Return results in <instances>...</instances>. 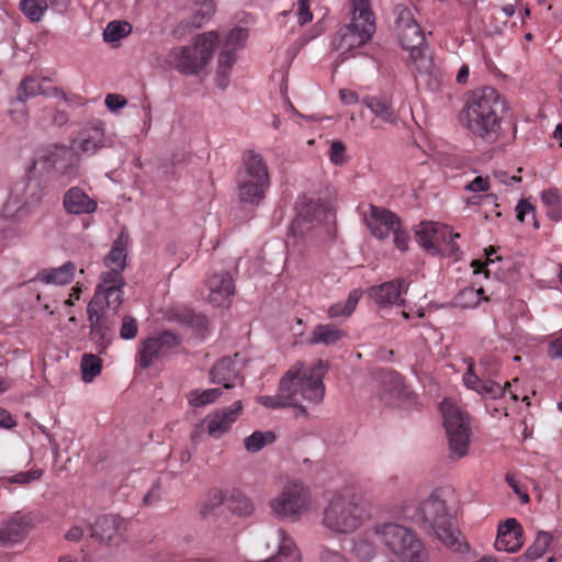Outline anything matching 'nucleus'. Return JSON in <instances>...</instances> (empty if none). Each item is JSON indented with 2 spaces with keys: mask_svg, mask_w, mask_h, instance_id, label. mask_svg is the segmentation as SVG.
Instances as JSON below:
<instances>
[{
  "mask_svg": "<svg viewBox=\"0 0 562 562\" xmlns=\"http://www.w3.org/2000/svg\"><path fill=\"white\" fill-rule=\"evenodd\" d=\"M345 337L346 333L338 326L334 324H318L311 333V336L308 337V342L312 345L322 344L325 346H331L337 344Z\"/></svg>",
  "mask_w": 562,
  "mask_h": 562,
  "instance_id": "nucleus-33",
  "label": "nucleus"
},
{
  "mask_svg": "<svg viewBox=\"0 0 562 562\" xmlns=\"http://www.w3.org/2000/svg\"><path fill=\"white\" fill-rule=\"evenodd\" d=\"M297 214L291 224L293 235L304 236L310 231L329 223L334 218V212L319 201H313L305 196L296 203Z\"/></svg>",
  "mask_w": 562,
  "mask_h": 562,
  "instance_id": "nucleus-14",
  "label": "nucleus"
},
{
  "mask_svg": "<svg viewBox=\"0 0 562 562\" xmlns=\"http://www.w3.org/2000/svg\"><path fill=\"white\" fill-rule=\"evenodd\" d=\"M172 319L187 324L188 326L201 330L206 327V318L189 308H182L175 312Z\"/></svg>",
  "mask_w": 562,
  "mask_h": 562,
  "instance_id": "nucleus-44",
  "label": "nucleus"
},
{
  "mask_svg": "<svg viewBox=\"0 0 562 562\" xmlns=\"http://www.w3.org/2000/svg\"><path fill=\"white\" fill-rule=\"evenodd\" d=\"M229 510L238 516H250L255 506L251 499L239 491H233L227 499Z\"/></svg>",
  "mask_w": 562,
  "mask_h": 562,
  "instance_id": "nucleus-37",
  "label": "nucleus"
},
{
  "mask_svg": "<svg viewBox=\"0 0 562 562\" xmlns=\"http://www.w3.org/2000/svg\"><path fill=\"white\" fill-rule=\"evenodd\" d=\"M46 8H52L55 11L64 12L68 7V0H42Z\"/></svg>",
  "mask_w": 562,
  "mask_h": 562,
  "instance_id": "nucleus-61",
  "label": "nucleus"
},
{
  "mask_svg": "<svg viewBox=\"0 0 562 562\" xmlns=\"http://www.w3.org/2000/svg\"><path fill=\"white\" fill-rule=\"evenodd\" d=\"M126 104V99L120 94L109 93L105 97V105L111 111H116Z\"/></svg>",
  "mask_w": 562,
  "mask_h": 562,
  "instance_id": "nucleus-57",
  "label": "nucleus"
},
{
  "mask_svg": "<svg viewBox=\"0 0 562 562\" xmlns=\"http://www.w3.org/2000/svg\"><path fill=\"white\" fill-rule=\"evenodd\" d=\"M124 300V293L95 289L87 307L90 336L99 352L104 351L115 335V314Z\"/></svg>",
  "mask_w": 562,
  "mask_h": 562,
  "instance_id": "nucleus-4",
  "label": "nucleus"
},
{
  "mask_svg": "<svg viewBox=\"0 0 562 562\" xmlns=\"http://www.w3.org/2000/svg\"><path fill=\"white\" fill-rule=\"evenodd\" d=\"M542 203L547 207L548 216L555 222L562 220V193L558 188H549L541 194Z\"/></svg>",
  "mask_w": 562,
  "mask_h": 562,
  "instance_id": "nucleus-34",
  "label": "nucleus"
},
{
  "mask_svg": "<svg viewBox=\"0 0 562 562\" xmlns=\"http://www.w3.org/2000/svg\"><path fill=\"white\" fill-rule=\"evenodd\" d=\"M53 124L57 125V126H63L67 123L68 121V115L65 111H61V110H54L53 111Z\"/></svg>",
  "mask_w": 562,
  "mask_h": 562,
  "instance_id": "nucleus-63",
  "label": "nucleus"
},
{
  "mask_svg": "<svg viewBox=\"0 0 562 562\" xmlns=\"http://www.w3.org/2000/svg\"><path fill=\"white\" fill-rule=\"evenodd\" d=\"M46 79L43 78L41 80L33 76L25 77L19 85L18 99L22 102H25L29 98L38 94L61 97L64 100L66 99L65 93L60 91L58 88H44L42 86V81Z\"/></svg>",
  "mask_w": 562,
  "mask_h": 562,
  "instance_id": "nucleus-31",
  "label": "nucleus"
},
{
  "mask_svg": "<svg viewBox=\"0 0 562 562\" xmlns=\"http://www.w3.org/2000/svg\"><path fill=\"white\" fill-rule=\"evenodd\" d=\"M211 381L216 384H223L225 389H231L239 379L236 360L231 357H223L212 368L210 372Z\"/></svg>",
  "mask_w": 562,
  "mask_h": 562,
  "instance_id": "nucleus-29",
  "label": "nucleus"
},
{
  "mask_svg": "<svg viewBox=\"0 0 562 562\" xmlns=\"http://www.w3.org/2000/svg\"><path fill=\"white\" fill-rule=\"evenodd\" d=\"M364 222L372 236L385 239L397 227L401 218L387 209L371 204L364 213Z\"/></svg>",
  "mask_w": 562,
  "mask_h": 562,
  "instance_id": "nucleus-17",
  "label": "nucleus"
},
{
  "mask_svg": "<svg viewBox=\"0 0 562 562\" xmlns=\"http://www.w3.org/2000/svg\"><path fill=\"white\" fill-rule=\"evenodd\" d=\"M374 32L375 19L370 0H352L351 22L340 27L331 41L333 49L339 53V63L355 57L352 52L367 44Z\"/></svg>",
  "mask_w": 562,
  "mask_h": 562,
  "instance_id": "nucleus-5",
  "label": "nucleus"
},
{
  "mask_svg": "<svg viewBox=\"0 0 562 562\" xmlns=\"http://www.w3.org/2000/svg\"><path fill=\"white\" fill-rule=\"evenodd\" d=\"M238 178L270 181L268 165L263 157L254 150L245 151Z\"/></svg>",
  "mask_w": 562,
  "mask_h": 562,
  "instance_id": "nucleus-27",
  "label": "nucleus"
},
{
  "mask_svg": "<svg viewBox=\"0 0 562 562\" xmlns=\"http://www.w3.org/2000/svg\"><path fill=\"white\" fill-rule=\"evenodd\" d=\"M463 382L468 389L477 393L481 392L483 380L474 373L473 362L469 364L467 372L463 374Z\"/></svg>",
  "mask_w": 562,
  "mask_h": 562,
  "instance_id": "nucleus-51",
  "label": "nucleus"
},
{
  "mask_svg": "<svg viewBox=\"0 0 562 562\" xmlns=\"http://www.w3.org/2000/svg\"><path fill=\"white\" fill-rule=\"evenodd\" d=\"M42 475H43V470L32 469L26 472H20L18 474H14V475L5 479V481L9 483H12V484L26 485L33 481L40 480L42 477Z\"/></svg>",
  "mask_w": 562,
  "mask_h": 562,
  "instance_id": "nucleus-49",
  "label": "nucleus"
},
{
  "mask_svg": "<svg viewBox=\"0 0 562 562\" xmlns=\"http://www.w3.org/2000/svg\"><path fill=\"white\" fill-rule=\"evenodd\" d=\"M247 38V31L241 27H236L225 34L223 40L218 38L216 42L222 44L216 71V82L220 88L225 89L228 86L229 75L236 61L235 52L245 46Z\"/></svg>",
  "mask_w": 562,
  "mask_h": 562,
  "instance_id": "nucleus-15",
  "label": "nucleus"
},
{
  "mask_svg": "<svg viewBox=\"0 0 562 562\" xmlns=\"http://www.w3.org/2000/svg\"><path fill=\"white\" fill-rule=\"evenodd\" d=\"M182 338L172 330L165 329L142 340L136 352V363L142 369L150 368L155 362L176 353Z\"/></svg>",
  "mask_w": 562,
  "mask_h": 562,
  "instance_id": "nucleus-13",
  "label": "nucleus"
},
{
  "mask_svg": "<svg viewBox=\"0 0 562 562\" xmlns=\"http://www.w3.org/2000/svg\"><path fill=\"white\" fill-rule=\"evenodd\" d=\"M510 383L506 382L504 386L494 381H483L481 392L479 394L486 395L491 398H498L509 390Z\"/></svg>",
  "mask_w": 562,
  "mask_h": 562,
  "instance_id": "nucleus-47",
  "label": "nucleus"
},
{
  "mask_svg": "<svg viewBox=\"0 0 562 562\" xmlns=\"http://www.w3.org/2000/svg\"><path fill=\"white\" fill-rule=\"evenodd\" d=\"M483 293H484L483 288H480V289H474L472 286L465 288L458 293V295L456 297L457 305H459L462 308L476 307L482 300H485L483 297Z\"/></svg>",
  "mask_w": 562,
  "mask_h": 562,
  "instance_id": "nucleus-40",
  "label": "nucleus"
},
{
  "mask_svg": "<svg viewBox=\"0 0 562 562\" xmlns=\"http://www.w3.org/2000/svg\"><path fill=\"white\" fill-rule=\"evenodd\" d=\"M327 371L323 360L316 361L311 368L299 362L291 367L279 383L276 395H261L257 402L271 409L295 407L301 415H307L303 402L318 404L325 394L323 378Z\"/></svg>",
  "mask_w": 562,
  "mask_h": 562,
  "instance_id": "nucleus-2",
  "label": "nucleus"
},
{
  "mask_svg": "<svg viewBox=\"0 0 562 562\" xmlns=\"http://www.w3.org/2000/svg\"><path fill=\"white\" fill-rule=\"evenodd\" d=\"M408 290L404 279H394L368 289V296L379 306L404 305L402 297Z\"/></svg>",
  "mask_w": 562,
  "mask_h": 562,
  "instance_id": "nucleus-18",
  "label": "nucleus"
},
{
  "mask_svg": "<svg viewBox=\"0 0 562 562\" xmlns=\"http://www.w3.org/2000/svg\"><path fill=\"white\" fill-rule=\"evenodd\" d=\"M221 394V389L193 390L188 394V402L194 407H201L214 403Z\"/></svg>",
  "mask_w": 562,
  "mask_h": 562,
  "instance_id": "nucleus-41",
  "label": "nucleus"
},
{
  "mask_svg": "<svg viewBox=\"0 0 562 562\" xmlns=\"http://www.w3.org/2000/svg\"><path fill=\"white\" fill-rule=\"evenodd\" d=\"M76 269L77 268L74 262L67 261L58 268H48L38 271L36 274V280L46 284H68L74 280Z\"/></svg>",
  "mask_w": 562,
  "mask_h": 562,
  "instance_id": "nucleus-32",
  "label": "nucleus"
},
{
  "mask_svg": "<svg viewBox=\"0 0 562 562\" xmlns=\"http://www.w3.org/2000/svg\"><path fill=\"white\" fill-rule=\"evenodd\" d=\"M209 302L216 307H229L235 294L234 280L229 272L213 274L207 282Z\"/></svg>",
  "mask_w": 562,
  "mask_h": 562,
  "instance_id": "nucleus-22",
  "label": "nucleus"
},
{
  "mask_svg": "<svg viewBox=\"0 0 562 562\" xmlns=\"http://www.w3.org/2000/svg\"><path fill=\"white\" fill-rule=\"evenodd\" d=\"M132 31V25L125 21H112L110 22L104 32L103 37L108 43L117 42L126 37Z\"/></svg>",
  "mask_w": 562,
  "mask_h": 562,
  "instance_id": "nucleus-42",
  "label": "nucleus"
},
{
  "mask_svg": "<svg viewBox=\"0 0 562 562\" xmlns=\"http://www.w3.org/2000/svg\"><path fill=\"white\" fill-rule=\"evenodd\" d=\"M269 186L270 181L238 178V198L243 203L258 205L266 198Z\"/></svg>",
  "mask_w": 562,
  "mask_h": 562,
  "instance_id": "nucleus-28",
  "label": "nucleus"
},
{
  "mask_svg": "<svg viewBox=\"0 0 562 562\" xmlns=\"http://www.w3.org/2000/svg\"><path fill=\"white\" fill-rule=\"evenodd\" d=\"M311 0H297V22L300 25H304L312 21L313 13L310 10Z\"/></svg>",
  "mask_w": 562,
  "mask_h": 562,
  "instance_id": "nucleus-53",
  "label": "nucleus"
},
{
  "mask_svg": "<svg viewBox=\"0 0 562 562\" xmlns=\"http://www.w3.org/2000/svg\"><path fill=\"white\" fill-rule=\"evenodd\" d=\"M517 220L524 222L526 215L532 214L535 216V207L525 200H520L516 206Z\"/></svg>",
  "mask_w": 562,
  "mask_h": 562,
  "instance_id": "nucleus-58",
  "label": "nucleus"
},
{
  "mask_svg": "<svg viewBox=\"0 0 562 562\" xmlns=\"http://www.w3.org/2000/svg\"><path fill=\"white\" fill-rule=\"evenodd\" d=\"M370 517V512L357 497L336 495L324 510L323 525L335 533H351Z\"/></svg>",
  "mask_w": 562,
  "mask_h": 562,
  "instance_id": "nucleus-8",
  "label": "nucleus"
},
{
  "mask_svg": "<svg viewBox=\"0 0 562 562\" xmlns=\"http://www.w3.org/2000/svg\"><path fill=\"white\" fill-rule=\"evenodd\" d=\"M490 189V182L487 177H475L471 182L465 186V190L472 192H486Z\"/></svg>",
  "mask_w": 562,
  "mask_h": 562,
  "instance_id": "nucleus-54",
  "label": "nucleus"
},
{
  "mask_svg": "<svg viewBox=\"0 0 562 562\" xmlns=\"http://www.w3.org/2000/svg\"><path fill=\"white\" fill-rule=\"evenodd\" d=\"M447 238L452 239L450 227L437 222H423L416 232V240L420 247L434 254L443 250Z\"/></svg>",
  "mask_w": 562,
  "mask_h": 562,
  "instance_id": "nucleus-20",
  "label": "nucleus"
},
{
  "mask_svg": "<svg viewBox=\"0 0 562 562\" xmlns=\"http://www.w3.org/2000/svg\"><path fill=\"white\" fill-rule=\"evenodd\" d=\"M83 532L85 531L80 526H74L68 530L65 537L69 541H78L82 538Z\"/></svg>",
  "mask_w": 562,
  "mask_h": 562,
  "instance_id": "nucleus-62",
  "label": "nucleus"
},
{
  "mask_svg": "<svg viewBox=\"0 0 562 562\" xmlns=\"http://www.w3.org/2000/svg\"><path fill=\"white\" fill-rule=\"evenodd\" d=\"M505 110L506 102L498 91L492 87H483L469 94L459 120L474 136L494 143L499 138Z\"/></svg>",
  "mask_w": 562,
  "mask_h": 562,
  "instance_id": "nucleus-3",
  "label": "nucleus"
},
{
  "mask_svg": "<svg viewBox=\"0 0 562 562\" xmlns=\"http://www.w3.org/2000/svg\"><path fill=\"white\" fill-rule=\"evenodd\" d=\"M58 153L35 158L26 168L24 177L13 183L0 216V231L4 238L23 233L21 224L40 207L47 188V173L58 169Z\"/></svg>",
  "mask_w": 562,
  "mask_h": 562,
  "instance_id": "nucleus-1",
  "label": "nucleus"
},
{
  "mask_svg": "<svg viewBox=\"0 0 562 562\" xmlns=\"http://www.w3.org/2000/svg\"><path fill=\"white\" fill-rule=\"evenodd\" d=\"M20 10L32 22H38L42 20L47 8L42 0H21Z\"/></svg>",
  "mask_w": 562,
  "mask_h": 562,
  "instance_id": "nucleus-46",
  "label": "nucleus"
},
{
  "mask_svg": "<svg viewBox=\"0 0 562 562\" xmlns=\"http://www.w3.org/2000/svg\"><path fill=\"white\" fill-rule=\"evenodd\" d=\"M393 234V241L395 247L401 250L405 251L408 249L409 244V235L408 232L403 227L402 222L397 225L396 228L392 232Z\"/></svg>",
  "mask_w": 562,
  "mask_h": 562,
  "instance_id": "nucleus-50",
  "label": "nucleus"
},
{
  "mask_svg": "<svg viewBox=\"0 0 562 562\" xmlns=\"http://www.w3.org/2000/svg\"><path fill=\"white\" fill-rule=\"evenodd\" d=\"M241 412L243 404L240 401H236L229 407L209 414L204 419L207 435L215 439L221 438L232 429L233 424L241 415Z\"/></svg>",
  "mask_w": 562,
  "mask_h": 562,
  "instance_id": "nucleus-19",
  "label": "nucleus"
},
{
  "mask_svg": "<svg viewBox=\"0 0 562 562\" xmlns=\"http://www.w3.org/2000/svg\"><path fill=\"white\" fill-rule=\"evenodd\" d=\"M469 76H470L469 66L468 65H462L461 68L459 69V71H458V74H457L456 81L459 85H465L468 82V80H469Z\"/></svg>",
  "mask_w": 562,
  "mask_h": 562,
  "instance_id": "nucleus-64",
  "label": "nucleus"
},
{
  "mask_svg": "<svg viewBox=\"0 0 562 562\" xmlns=\"http://www.w3.org/2000/svg\"><path fill=\"white\" fill-rule=\"evenodd\" d=\"M547 355L550 359H562V336L550 341Z\"/></svg>",
  "mask_w": 562,
  "mask_h": 562,
  "instance_id": "nucleus-56",
  "label": "nucleus"
},
{
  "mask_svg": "<svg viewBox=\"0 0 562 562\" xmlns=\"http://www.w3.org/2000/svg\"><path fill=\"white\" fill-rule=\"evenodd\" d=\"M440 412L448 436L449 450L456 458L467 456L470 443L469 416L450 398L440 403Z\"/></svg>",
  "mask_w": 562,
  "mask_h": 562,
  "instance_id": "nucleus-10",
  "label": "nucleus"
},
{
  "mask_svg": "<svg viewBox=\"0 0 562 562\" xmlns=\"http://www.w3.org/2000/svg\"><path fill=\"white\" fill-rule=\"evenodd\" d=\"M362 296L361 289H353L347 300L345 302H338L336 304H333L328 308V317L330 318H337V317H348L350 316L353 311L356 310V306L359 302V300Z\"/></svg>",
  "mask_w": 562,
  "mask_h": 562,
  "instance_id": "nucleus-35",
  "label": "nucleus"
},
{
  "mask_svg": "<svg viewBox=\"0 0 562 562\" xmlns=\"http://www.w3.org/2000/svg\"><path fill=\"white\" fill-rule=\"evenodd\" d=\"M217 41L216 32L200 34L192 45L172 48L165 61L181 74H198L210 61Z\"/></svg>",
  "mask_w": 562,
  "mask_h": 562,
  "instance_id": "nucleus-9",
  "label": "nucleus"
},
{
  "mask_svg": "<svg viewBox=\"0 0 562 562\" xmlns=\"http://www.w3.org/2000/svg\"><path fill=\"white\" fill-rule=\"evenodd\" d=\"M72 146L86 155H93L104 146V133L99 126L82 130L72 140Z\"/></svg>",
  "mask_w": 562,
  "mask_h": 562,
  "instance_id": "nucleus-30",
  "label": "nucleus"
},
{
  "mask_svg": "<svg viewBox=\"0 0 562 562\" xmlns=\"http://www.w3.org/2000/svg\"><path fill=\"white\" fill-rule=\"evenodd\" d=\"M396 30L402 47L409 50L412 57L416 58L425 44V35L408 8L398 10Z\"/></svg>",
  "mask_w": 562,
  "mask_h": 562,
  "instance_id": "nucleus-16",
  "label": "nucleus"
},
{
  "mask_svg": "<svg viewBox=\"0 0 562 562\" xmlns=\"http://www.w3.org/2000/svg\"><path fill=\"white\" fill-rule=\"evenodd\" d=\"M351 552L361 562H369L375 555L376 548L366 536L358 535L352 539Z\"/></svg>",
  "mask_w": 562,
  "mask_h": 562,
  "instance_id": "nucleus-38",
  "label": "nucleus"
},
{
  "mask_svg": "<svg viewBox=\"0 0 562 562\" xmlns=\"http://www.w3.org/2000/svg\"><path fill=\"white\" fill-rule=\"evenodd\" d=\"M193 7L194 14L187 22V25L199 29L203 25L204 21L212 16L215 8L213 0H193Z\"/></svg>",
  "mask_w": 562,
  "mask_h": 562,
  "instance_id": "nucleus-36",
  "label": "nucleus"
},
{
  "mask_svg": "<svg viewBox=\"0 0 562 562\" xmlns=\"http://www.w3.org/2000/svg\"><path fill=\"white\" fill-rule=\"evenodd\" d=\"M495 195L486 194V195H473L467 199V204L469 205H479V204H497L495 203Z\"/></svg>",
  "mask_w": 562,
  "mask_h": 562,
  "instance_id": "nucleus-59",
  "label": "nucleus"
},
{
  "mask_svg": "<svg viewBox=\"0 0 562 562\" xmlns=\"http://www.w3.org/2000/svg\"><path fill=\"white\" fill-rule=\"evenodd\" d=\"M374 532L401 562H429L428 551L413 529L395 522H383L374 527Z\"/></svg>",
  "mask_w": 562,
  "mask_h": 562,
  "instance_id": "nucleus-7",
  "label": "nucleus"
},
{
  "mask_svg": "<svg viewBox=\"0 0 562 562\" xmlns=\"http://www.w3.org/2000/svg\"><path fill=\"white\" fill-rule=\"evenodd\" d=\"M339 99L346 105L356 104L359 102L358 93L349 89H341L339 91Z\"/></svg>",
  "mask_w": 562,
  "mask_h": 562,
  "instance_id": "nucleus-60",
  "label": "nucleus"
},
{
  "mask_svg": "<svg viewBox=\"0 0 562 562\" xmlns=\"http://www.w3.org/2000/svg\"><path fill=\"white\" fill-rule=\"evenodd\" d=\"M345 151L346 147L341 142H333L329 149L330 161L337 166L342 165L346 161Z\"/></svg>",
  "mask_w": 562,
  "mask_h": 562,
  "instance_id": "nucleus-52",
  "label": "nucleus"
},
{
  "mask_svg": "<svg viewBox=\"0 0 562 562\" xmlns=\"http://www.w3.org/2000/svg\"><path fill=\"white\" fill-rule=\"evenodd\" d=\"M102 369L101 359L92 353H85L81 360L82 379L86 382L92 381L100 374Z\"/></svg>",
  "mask_w": 562,
  "mask_h": 562,
  "instance_id": "nucleus-43",
  "label": "nucleus"
},
{
  "mask_svg": "<svg viewBox=\"0 0 562 562\" xmlns=\"http://www.w3.org/2000/svg\"><path fill=\"white\" fill-rule=\"evenodd\" d=\"M524 544L522 528L515 518L501 524L495 540V549L498 551L516 552Z\"/></svg>",
  "mask_w": 562,
  "mask_h": 562,
  "instance_id": "nucleus-24",
  "label": "nucleus"
},
{
  "mask_svg": "<svg viewBox=\"0 0 562 562\" xmlns=\"http://www.w3.org/2000/svg\"><path fill=\"white\" fill-rule=\"evenodd\" d=\"M269 506L274 517L296 522L308 512L311 496L308 491L299 482H288L281 492L270 499Z\"/></svg>",
  "mask_w": 562,
  "mask_h": 562,
  "instance_id": "nucleus-11",
  "label": "nucleus"
},
{
  "mask_svg": "<svg viewBox=\"0 0 562 562\" xmlns=\"http://www.w3.org/2000/svg\"><path fill=\"white\" fill-rule=\"evenodd\" d=\"M63 206L67 214L90 215L97 211L98 202L83 189L71 187L63 196Z\"/></svg>",
  "mask_w": 562,
  "mask_h": 562,
  "instance_id": "nucleus-23",
  "label": "nucleus"
},
{
  "mask_svg": "<svg viewBox=\"0 0 562 562\" xmlns=\"http://www.w3.org/2000/svg\"><path fill=\"white\" fill-rule=\"evenodd\" d=\"M128 241V235L122 231L113 241L109 254L103 258L105 271L100 274L95 289L115 290L124 293L125 280L123 271L126 268Z\"/></svg>",
  "mask_w": 562,
  "mask_h": 562,
  "instance_id": "nucleus-12",
  "label": "nucleus"
},
{
  "mask_svg": "<svg viewBox=\"0 0 562 562\" xmlns=\"http://www.w3.org/2000/svg\"><path fill=\"white\" fill-rule=\"evenodd\" d=\"M374 115L370 126L374 130L381 127V123L396 124L397 115L393 109L392 102L385 97L367 95L361 100Z\"/></svg>",
  "mask_w": 562,
  "mask_h": 562,
  "instance_id": "nucleus-25",
  "label": "nucleus"
},
{
  "mask_svg": "<svg viewBox=\"0 0 562 562\" xmlns=\"http://www.w3.org/2000/svg\"><path fill=\"white\" fill-rule=\"evenodd\" d=\"M552 542V536L549 532L540 531L533 543L527 549L525 557L529 560H537L543 555Z\"/></svg>",
  "mask_w": 562,
  "mask_h": 562,
  "instance_id": "nucleus-45",
  "label": "nucleus"
},
{
  "mask_svg": "<svg viewBox=\"0 0 562 562\" xmlns=\"http://www.w3.org/2000/svg\"><path fill=\"white\" fill-rule=\"evenodd\" d=\"M415 522L426 532L434 533L447 548L462 551L460 532L456 528L453 517L448 512L446 502L436 495H430L417 508Z\"/></svg>",
  "mask_w": 562,
  "mask_h": 562,
  "instance_id": "nucleus-6",
  "label": "nucleus"
},
{
  "mask_svg": "<svg viewBox=\"0 0 562 562\" xmlns=\"http://www.w3.org/2000/svg\"><path fill=\"white\" fill-rule=\"evenodd\" d=\"M276 434L273 431H254L250 436L246 437L244 445L247 451L258 452L265 446L274 442Z\"/></svg>",
  "mask_w": 562,
  "mask_h": 562,
  "instance_id": "nucleus-39",
  "label": "nucleus"
},
{
  "mask_svg": "<svg viewBox=\"0 0 562 562\" xmlns=\"http://www.w3.org/2000/svg\"><path fill=\"white\" fill-rule=\"evenodd\" d=\"M31 518L16 514L0 527V546L9 547L21 542L29 532Z\"/></svg>",
  "mask_w": 562,
  "mask_h": 562,
  "instance_id": "nucleus-26",
  "label": "nucleus"
},
{
  "mask_svg": "<svg viewBox=\"0 0 562 562\" xmlns=\"http://www.w3.org/2000/svg\"><path fill=\"white\" fill-rule=\"evenodd\" d=\"M225 501V495L221 490H212L209 494V499L205 503V509H213L221 506Z\"/></svg>",
  "mask_w": 562,
  "mask_h": 562,
  "instance_id": "nucleus-55",
  "label": "nucleus"
},
{
  "mask_svg": "<svg viewBox=\"0 0 562 562\" xmlns=\"http://www.w3.org/2000/svg\"><path fill=\"white\" fill-rule=\"evenodd\" d=\"M138 334V324L136 318L131 315H125L122 317V323L120 327V338L130 340L134 339Z\"/></svg>",
  "mask_w": 562,
  "mask_h": 562,
  "instance_id": "nucleus-48",
  "label": "nucleus"
},
{
  "mask_svg": "<svg viewBox=\"0 0 562 562\" xmlns=\"http://www.w3.org/2000/svg\"><path fill=\"white\" fill-rule=\"evenodd\" d=\"M90 536L100 542L119 543L126 530V521L117 515H103L89 526Z\"/></svg>",
  "mask_w": 562,
  "mask_h": 562,
  "instance_id": "nucleus-21",
  "label": "nucleus"
}]
</instances>
